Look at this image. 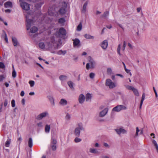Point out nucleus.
Wrapping results in <instances>:
<instances>
[{
  "mask_svg": "<svg viewBox=\"0 0 158 158\" xmlns=\"http://www.w3.org/2000/svg\"><path fill=\"white\" fill-rule=\"evenodd\" d=\"M57 39V38L54 37V36L52 37L50 42H46V47L48 48H51L55 46H56L58 44L57 41H58Z\"/></svg>",
  "mask_w": 158,
  "mask_h": 158,
  "instance_id": "nucleus-1",
  "label": "nucleus"
},
{
  "mask_svg": "<svg viewBox=\"0 0 158 158\" xmlns=\"http://www.w3.org/2000/svg\"><path fill=\"white\" fill-rule=\"evenodd\" d=\"M31 17V15L30 12L27 13V14L26 15V26L27 30H29L30 29L31 25L33 23V20L30 19Z\"/></svg>",
  "mask_w": 158,
  "mask_h": 158,
  "instance_id": "nucleus-2",
  "label": "nucleus"
},
{
  "mask_svg": "<svg viewBox=\"0 0 158 158\" xmlns=\"http://www.w3.org/2000/svg\"><path fill=\"white\" fill-rule=\"evenodd\" d=\"M66 34V31L65 30L63 27H61L59 29V31L56 33L54 37L57 38V39L58 40V41H59L60 39L58 38V37H59L60 35H65Z\"/></svg>",
  "mask_w": 158,
  "mask_h": 158,
  "instance_id": "nucleus-3",
  "label": "nucleus"
},
{
  "mask_svg": "<svg viewBox=\"0 0 158 158\" xmlns=\"http://www.w3.org/2000/svg\"><path fill=\"white\" fill-rule=\"evenodd\" d=\"M106 85L110 89L113 88L116 86L115 84L110 79H106Z\"/></svg>",
  "mask_w": 158,
  "mask_h": 158,
  "instance_id": "nucleus-4",
  "label": "nucleus"
},
{
  "mask_svg": "<svg viewBox=\"0 0 158 158\" xmlns=\"http://www.w3.org/2000/svg\"><path fill=\"white\" fill-rule=\"evenodd\" d=\"M96 65L95 62L93 60L89 61V63H88L86 65V68L88 70L89 68L94 69L95 68Z\"/></svg>",
  "mask_w": 158,
  "mask_h": 158,
  "instance_id": "nucleus-5",
  "label": "nucleus"
},
{
  "mask_svg": "<svg viewBox=\"0 0 158 158\" xmlns=\"http://www.w3.org/2000/svg\"><path fill=\"white\" fill-rule=\"evenodd\" d=\"M49 114L47 111L43 112L39 115H38L36 117V119L38 120H41L44 118L48 116Z\"/></svg>",
  "mask_w": 158,
  "mask_h": 158,
  "instance_id": "nucleus-6",
  "label": "nucleus"
},
{
  "mask_svg": "<svg viewBox=\"0 0 158 158\" xmlns=\"http://www.w3.org/2000/svg\"><path fill=\"white\" fill-rule=\"evenodd\" d=\"M20 6L23 9L26 10H28L30 9L29 5L26 2H21L20 3Z\"/></svg>",
  "mask_w": 158,
  "mask_h": 158,
  "instance_id": "nucleus-7",
  "label": "nucleus"
},
{
  "mask_svg": "<svg viewBox=\"0 0 158 158\" xmlns=\"http://www.w3.org/2000/svg\"><path fill=\"white\" fill-rule=\"evenodd\" d=\"M114 130L119 135H121V134H125L127 133V131L126 130L122 128L116 129Z\"/></svg>",
  "mask_w": 158,
  "mask_h": 158,
  "instance_id": "nucleus-8",
  "label": "nucleus"
},
{
  "mask_svg": "<svg viewBox=\"0 0 158 158\" xmlns=\"http://www.w3.org/2000/svg\"><path fill=\"white\" fill-rule=\"evenodd\" d=\"M108 110V108H104L100 112L99 114V117H104L107 113Z\"/></svg>",
  "mask_w": 158,
  "mask_h": 158,
  "instance_id": "nucleus-9",
  "label": "nucleus"
},
{
  "mask_svg": "<svg viewBox=\"0 0 158 158\" xmlns=\"http://www.w3.org/2000/svg\"><path fill=\"white\" fill-rule=\"evenodd\" d=\"M85 99V96L83 94H81L78 98V101L80 104H82Z\"/></svg>",
  "mask_w": 158,
  "mask_h": 158,
  "instance_id": "nucleus-10",
  "label": "nucleus"
},
{
  "mask_svg": "<svg viewBox=\"0 0 158 158\" xmlns=\"http://www.w3.org/2000/svg\"><path fill=\"white\" fill-rule=\"evenodd\" d=\"M73 45L74 47H79L80 46V41L77 38H76L75 39L73 40Z\"/></svg>",
  "mask_w": 158,
  "mask_h": 158,
  "instance_id": "nucleus-11",
  "label": "nucleus"
},
{
  "mask_svg": "<svg viewBox=\"0 0 158 158\" xmlns=\"http://www.w3.org/2000/svg\"><path fill=\"white\" fill-rule=\"evenodd\" d=\"M101 46L104 49H105L108 46V42L106 40H104L101 44Z\"/></svg>",
  "mask_w": 158,
  "mask_h": 158,
  "instance_id": "nucleus-12",
  "label": "nucleus"
},
{
  "mask_svg": "<svg viewBox=\"0 0 158 158\" xmlns=\"http://www.w3.org/2000/svg\"><path fill=\"white\" fill-rule=\"evenodd\" d=\"M59 104L62 106H64L67 104V101L65 99H61L59 102Z\"/></svg>",
  "mask_w": 158,
  "mask_h": 158,
  "instance_id": "nucleus-13",
  "label": "nucleus"
},
{
  "mask_svg": "<svg viewBox=\"0 0 158 158\" xmlns=\"http://www.w3.org/2000/svg\"><path fill=\"white\" fill-rule=\"evenodd\" d=\"M48 98L49 101L51 105L53 106H54L55 105L54 99L52 96H48Z\"/></svg>",
  "mask_w": 158,
  "mask_h": 158,
  "instance_id": "nucleus-14",
  "label": "nucleus"
},
{
  "mask_svg": "<svg viewBox=\"0 0 158 158\" xmlns=\"http://www.w3.org/2000/svg\"><path fill=\"white\" fill-rule=\"evenodd\" d=\"M89 151L90 152L94 154H98L99 153L97 149L93 148H89Z\"/></svg>",
  "mask_w": 158,
  "mask_h": 158,
  "instance_id": "nucleus-15",
  "label": "nucleus"
},
{
  "mask_svg": "<svg viewBox=\"0 0 158 158\" xmlns=\"http://www.w3.org/2000/svg\"><path fill=\"white\" fill-rule=\"evenodd\" d=\"M4 6L6 8L10 7L11 8L12 7V3L10 2H6L4 4Z\"/></svg>",
  "mask_w": 158,
  "mask_h": 158,
  "instance_id": "nucleus-16",
  "label": "nucleus"
},
{
  "mask_svg": "<svg viewBox=\"0 0 158 158\" xmlns=\"http://www.w3.org/2000/svg\"><path fill=\"white\" fill-rule=\"evenodd\" d=\"M80 129L79 128H76L75 130L74 134L75 135L79 136L80 134Z\"/></svg>",
  "mask_w": 158,
  "mask_h": 158,
  "instance_id": "nucleus-17",
  "label": "nucleus"
},
{
  "mask_svg": "<svg viewBox=\"0 0 158 158\" xmlns=\"http://www.w3.org/2000/svg\"><path fill=\"white\" fill-rule=\"evenodd\" d=\"M12 39L14 46H17L18 44V42L17 39L15 37H12Z\"/></svg>",
  "mask_w": 158,
  "mask_h": 158,
  "instance_id": "nucleus-18",
  "label": "nucleus"
},
{
  "mask_svg": "<svg viewBox=\"0 0 158 158\" xmlns=\"http://www.w3.org/2000/svg\"><path fill=\"white\" fill-rule=\"evenodd\" d=\"M92 97L91 95L89 94H87L85 96V99L86 101H89L91 99Z\"/></svg>",
  "mask_w": 158,
  "mask_h": 158,
  "instance_id": "nucleus-19",
  "label": "nucleus"
},
{
  "mask_svg": "<svg viewBox=\"0 0 158 158\" xmlns=\"http://www.w3.org/2000/svg\"><path fill=\"white\" fill-rule=\"evenodd\" d=\"M39 47L41 49H44L45 48V45L44 42H40L39 43Z\"/></svg>",
  "mask_w": 158,
  "mask_h": 158,
  "instance_id": "nucleus-20",
  "label": "nucleus"
},
{
  "mask_svg": "<svg viewBox=\"0 0 158 158\" xmlns=\"http://www.w3.org/2000/svg\"><path fill=\"white\" fill-rule=\"evenodd\" d=\"M112 110L114 111H116L117 112L120 111V110L119 105H118L117 106L113 108Z\"/></svg>",
  "mask_w": 158,
  "mask_h": 158,
  "instance_id": "nucleus-21",
  "label": "nucleus"
},
{
  "mask_svg": "<svg viewBox=\"0 0 158 158\" xmlns=\"http://www.w3.org/2000/svg\"><path fill=\"white\" fill-rule=\"evenodd\" d=\"M88 4V1H86L85 2V3L84 4L83 7V9L82 10V11L85 12L86 10V7L87 6V5Z\"/></svg>",
  "mask_w": 158,
  "mask_h": 158,
  "instance_id": "nucleus-22",
  "label": "nucleus"
},
{
  "mask_svg": "<svg viewBox=\"0 0 158 158\" xmlns=\"http://www.w3.org/2000/svg\"><path fill=\"white\" fill-rule=\"evenodd\" d=\"M38 30V28L36 27H33L30 29V32L32 33H35Z\"/></svg>",
  "mask_w": 158,
  "mask_h": 158,
  "instance_id": "nucleus-23",
  "label": "nucleus"
},
{
  "mask_svg": "<svg viewBox=\"0 0 158 158\" xmlns=\"http://www.w3.org/2000/svg\"><path fill=\"white\" fill-rule=\"evenodd\" d=\"M33 145L32 139L30 137L28 140V146L29 148H31Z\"/></svg>",
  "mask_w": 158,
  "mask_h": 158,
  "instance_id": "nucleus-24",
  "label": "nucleus"
},
{
  "mask_svg": "<svg viewBox=\"0 0 158 158\" xmlns=\"http://www.w3.org/2000/svg\"><path fill=\"white\" fill-rule=\"evenodd\" d=\"M50 126L48 125H46L45 126V132L47 133H48L50 131Z\"/></svg>",
  "mask_w": 158,
  "mask_h": 158,
  "instance_id": "nucleus-25",
  "label": "nucleus"
},
{
  "mask_svg": "<svg viewBox=\"0 0 158 158\" xmlns=\"http://www.w3.org/2000/svg\"><path fill=\"white\" fill-rule=\"evenodd\" d=\"M84 37L85 38L87 39H94V36H91L90 35L88 34H86L84 35Z\"/></svg>",
  "mask_w": 158,
  "mask_h": 158,
  "instance_id": "nucleus-26",
  "label": "nucleus"
},
{
  "mask_svg": "<svg viewBox=\"0 0 158 158\" xmlns=\"http://www.w3.org/2000/svg\"><path fill=\"white\" fill-rule=\"evenodd\" d=\"M59 79L61 81H65L67 79V77L65 75H61L60 76Z\"/></svg>",
  "mask_w": 158,
  "mask_h": 158,
  "instance_id": "nucleus-27",
  "label": "nucleus"
},
{
  "mask_svg": "<svg viewBox=\"0 0 158 158\" xmlns=\"http://www.w3.org/2000/svg\"><path fill=\"white\" fill-rule=\"evenodd\" d=\"M78 127H77V128H79V129H80L81 130H84V128L83 126L82 123H79L78 124Z\"/></svg>",
  "mask_w": 158,
  "mask_h": 158,
  "instance_id": "nucleus-28",
  "label": "nucleus"
},
{
  "mask_svg": "<svg viewBox=\"0 0 158 158\" xmlns=\"http://www.w3.org/2000/svg\"><path fill=\"white\" fill-rule=\"evenodd\" d=\"M10 142L11 139H8L6 142L5 144V146L7 147H9L10 146Z\"/></svg>",
  "mask_w": 158,
  "mask_h": 158,
  "instance_id": "nucleus-29",
  "label": "nucleus"
},
{
  "mask_svg": "<svg viewBox=\"0 0 158 158\" xmlns=\"http://www.w3.org/2000/svg\"><path fill=\"white\" fill-rule=\"evenodd\" d=\"M66 53V51H63L62 50H60L58 51L56 53L59 55H60L62 54L63 55H64Z\"/></svg>",
  "mask_w": 158,
  "mask_h": 158,
  "instance_id": "nucleus-30",
  "label": "nucleus"
},
{
  "mask_svg": "<svg viewBox=\"0 0 158 158\" xmlns=\"http://www.w3.org/2000/svg\"><path fill=\"white\" fill-rule=\"evenodd\" d=\"M152 143L154 144V146L156 148L157 151L158 152V146L157 142H156V140H155L154 139H153L152 140Z\"/></svg>",
  "mask_w": 158,
  "mask_h": 158,
  "instance_id": "nucleus-31",
  "label": "nucleus"
},
{
  "mask_svg": "<svg viewBox=\"0 0 158 158\" xmlns=\"http://www.w3.org/2000/svg\"><path fill=\"white\" fill-rule=\"evenodd\" d=\"M109 14V12L108 11H105L102 16V18H106L108 16Z\"/></svg>",
  "mask_w": 158,
  "mask_h": 158,
  "instance_id": "nucleus-32",
  "label": "nucleus"
},
{
  "mask_svg": "<svg viewBox=\"0 0 158 158\" xmlns=\"http://www.w3.org/2000/svg\"><path fill=\"white\" fill-rule=\"evenodd\" d=\"M56 139L53 138L52 137V138L51 145H56Z\"/></svg>",
  "mask_w": 158,
  "mask_h": 158,
  "instance_id": "nucleus-33",
  "label": "nucleus"
},
{
  "mask_svg": "<svg viewBox=\"0 0 158 158\" xmlns=\"http://www.w3.org/2000/svg\"><path fill=\"white\" fill-rule=\"evenodd\" d=\"M120 108V111L122 110H125L127 109L126 106L122 105H119Z\"/></svg>",
  "mask_w": 158,
  "mask_h": 158,
  "instance_id": "nucleus-34",
  "label": "nucleus"
},
{
  "mask_svg": "<svg viewBox=\"0 0 158 158\" xmlns=\"http://www.w3.org/2000/svg\"><path fill=\"white\" fill-rule=\"evenodd\" d=\"M65 118L66 120L69 121L70 120L71 118V115L68 113H67L66 114Z\"/></svg>",
  "mask_w": 158,
  "mask_h": 158,
  "instance_id": "nucleus-35",
  "label": "nucleus"
},
{
  "mask_svg": "<svg viewBox=\"0 0 158 158\" xmlns=\"http://www.w3.org/2000/svg\"><path fill=\"white\" fill-rule=\"evenodd\" d=\"M82 25L81 23H80L77 27V30L78 31H81L82 29Z\"/></svg>",
  "mask_w": 158,
  "mask_h": 158,
  "instance_id": "nucleus-36",
  "label": "nucleus"
},
{
  "mask_svg": "<svg viewBox=\"0 0 158 158\" xmlns=\"http://www.w3.org/2000/svg\"><path fill=\"white\" fill-rule=\"evenodd\" d=\"M59 12L61 14H64L65 13V9L64 8H61L59 10Z\"/></svg>",
  "mask_w": 158,
  "mask_h": 158,
  "instance_id": "nucleus-37",
  "label": "nucleus"
},
{
  "mask_svg": "<svg viewBox=\"0 0 158 158\" xmlns=\"http://www.w3.org/2000/svg\"><path fill=\"white\" fill-rule=\"evenodd\" d=\"M125 87L128 89L132 90V91L135 88L134 87L129 85H125Z\"/></svg>",
  "mask_w": 158,
  "mask_h": 158,
  "instance_id": "nucleus-38",
  "label": "nucleus"
},
{
  "mask_svg": "<svg viewBox=\"0 0 158 158\" xmlns=\"http://www.w3.org/2000/svg\"><path fill=\"white\" fill-rule=\"evenodd\" d=\"M132 91L133 92L134 94L135 95H136L137 96H139V93L137 90L135 88L134 89H133Z\"/></svg>",
  "mask_w": 158,
  "mask_h": 158,
  "instance_id": "nucleus-39",
  "label": "nucleus"
},
{
  "mask_svg": "<svg viewBox=\"0 0 158 158\" xmlns=\"http://www.w3.org/2000/svg\"><path fill=\"white\" fill-rule=\"evenodd\" d=\"M65 22V20L63 18H60L59 19L58 22L60 24H62Z\"/></svg>",
  "mask_w": 158,
  "mask_h": 158,
  "instance_id": "nucleus-40",
  "label": "nucleus"
},
{
  "mask_svg": "<svg viewBox=\"0 0 158 158\" xmlns=\"http://www.w3.org/2000/svg\"><path fill=\"white\" fill-rule=\"evenodd\" d=\"M81 141V139L77 137H76L74 140V141L76 143L80 142Z\"/></svg>",
  "mask_w": 158,
  "mask_h": 158,
  "instance_id": "nucleus-41",
  "label": "nucleus"
},
{
  "mask_svg": "<svg viewBox=\"0 0 158 158\" xmlns=\"http://www.w3.org/2000/svg\"><path fill=\"white\" fill-rule=\"evenodd\" d=\"M68 84L69 87L71 88H73V83L71 81H69L68 82Z\"/></svg>",
  "mask_w": 158,
  "mask_h": 158,
  "instance_id": "nucleus-42",
  "label": "nucleus"
},
{
  "mask_svg": "<svg viewBox=\"0 0 158 158\" xmlns=\"http://www.w3.org/2000/svg\"><path fill=\"white\" fill-rule=\"evenodd\" d=\"M29 83L31 87H33L35 84V82L33 81H30L29 82Z\"/></svg>",
  "mask_w": 158,
  "mask_h": 158,
  "instance_id": "nucleus-43",
  "label": "nucleus"
},
{
  "mask_svg": "<svg viewBox=\"0 0 158 158\" xmlns=\"http://www.w3.org/2000/svg\"><path fill=\"white\" fill-rule=\"evenodd\" d=\"M139 131L140 130L139 129V127H136V132L135 136V137L138 136V133Z\"/></svg>",
  "mask_w": 158,
  "mask_h": 158,
  "instance_id": "nucleus-44",
  "label": "nucleus"
},
{
  "mask_svg": "<svg viewBox=\"0 0 158 158\" xmlns=\"http://www.w3.org/2000/svg\"><path fill=\"white\" fill-rule=\"evenodd\" d=\"M12 77L14 78H15L16 77V72L15 70H14V71H12Z\"/></svg>",
  "mask_w": 158,
  "mask_h": 158,
  "instance_id": "nucleus-45",
  "label": "nucleus"
},
{
  "mask_svg": "<svg viewBox=\"0 0 158 158\" xmlns=\"http://www.w3.org/2000/svg\"><path fill=\"white\" fill-rule=\"evenodd\" d=\"M11 106L13 107H14L15 106V101L14 99H13L12 100L11 102Z\"/></svg>",
  "mask_w": 158,
  "mask_h": 158,
  "instance_id": "nucleus-46",
  "label": "nucleus"
},
{
  "mask_svg": "<svg viewBox=\"0 0 158 158\" xmlns=\"http://www.w3.org/2000/svg\"><path fill=\"white\" fill-rule=\"evenodd\" d=\"M121 49V45L120 44H119L118 47L117 48V52L120 55H121L120 53V50Z\"/></svg>",
  "mask_w": 158,
  "mask_h": 158,
  "instance_id": "nucleus-47",
  "label": "nucleus"
},
{
  "mask_svg": "<svg viewBox=\"0 0 158 158\" xmlns=\"http://www.w3.org/2000/svg\"><path fill=\"white\" fill-rule=\"evenodd\" d=\"M51 145V148H52V150L53 151H55L56 149V145Z\"/></svg>",
  "mask_w": 158,
  "mask_h": 158,
  "instance_id": "nucleus-48",
  "label": "nucleus"
},
{
  "mask_svg": "<svg viewBox=\"0 0 158 158\" xmlns=\"http://www.w3.org/2000/svg\"><path fill=\"white\" fill-rule=\"evenodd\" d=\"M5 66L4 63L2 62H0V68L3 69L5 68Z\"/></svg>",
  "mask_w": 158,
  "mask_h": 158,
  "instance_id": "nucleus-49",
  "label": "nucleus"
},
{
  "mask_svg": "<svg viewBox=\"0 0 158 158\" xmlns=\"http://www.w3.org/2000/svg\"><path fill=\"white\" fill-rule=\"evenodd\" d=\"M107 73L108 74H111L112 73V69L110 68H108L107 69Z\"/></svg>",
  "mask_w": 158,
  "mask_h": 158,
  "instance_id": "nucleus-50",
  "label": "nucleus"
},
{
  "mask_svg": "<svg viewBox=\"0 0 158 158\" xmlns=\"http://www.w3.org/2000/svg\"><path fill=\"white\" fill-rule=\"evenodd\" d=\"M95 76V74L93 73H91L89 74V77L90 78H93Z\"/></svg>",
  "mask_w": 158,
  "mask_h": 158,
  "instance_id": "nucleus-51",
  "label": "nucleus"
},
{
  "mask_svg": "<svg viewBox=\"0 0 158 158\" xmlns=\"http://www.w3.org/2000/svg\"><path fill=\"white\" fill-rule=\"evenodd\" d=\"M103 146L106 148H110V146L107 143H103Z\"/></svg>",
  "mask_w": 158,
  "mask_h": 158,
  "instance_id": "nucleus-52",
  "label": "nucleus"
},
{
  "mask_svg": "<svg viewBox=\"0 0 158 158\" xmlns=\"http://www.w3.org/2000/svg\"><path fill=\"white\" fill-rule=\"evenodd\" d=\"M126 46V43L125 41L123 42V50L124 51L125 50V48Z\"/></svg>",
  "mask_w": 158,
  "mask_h": 158,
  "instance_id": "nucleus-53",
  "label": "nucleus"
},
{
  "mask_svg": "<svg viewBox=\"0 0 158 158\" xmlns=\"http://www.w3.org/2000/svg\"><path fill=\"white\" fill-rule=\"evenodd\" d=\"M100 158H110L108 156H107L105 155H102L100 156Z\"/></svg>",
  "mask_w": 158,
  "mask_h": 158,
  "instance_id": "nucleus-54",
  "label": "nucleus"
},
{
  "mask_svg": "<svg viewBox=\"0 0 158 158\" xmlns=\"http://www.w3.org/2000/svg\"><path fill=\"white\" fill-rule=\"evenodd\" d=\"M37 126L39 127H43V123L41 122H40L37 124Z\"/></svg>",
  "mask_w": 158,
  "mask_h": 158,
  "instance_id": "nucleus-55",
  "label": "nucleus"
},
{
  "mask_svg": "<svg viewBox=\"0 0 158 158\" xmlns=\"http://www.w3.org/2000/svg\"><path fill=\"white\" fill-rule=\"evenodd\" d=\"M8 104V101L7 99H5L4 101V106H6Z\"/></svg>",
  "mask_w": 158,
  "mask_h": 158,
  "instance_id": "nucleus-56",
  "label": "nucleus"
},
{
  "mask_svg": "<svg viewBox=\"0 0 158 158\" xmlns=\"http://www.w3.org/2000/svg\"><path fill=\"white\" fill-rule=\"evenodd\" d=\"M4 78L3 75H0V81H2Z\"/></svg>",
  "mask_w": 158,
  "mask_h": 158,
  "instance_id": "nucleus-57",
  "label": "nucleus"
},
{
  "mask_svg": "<svg viewBox=\"0 0 158 158\" xmlns=\"http://www.w3.org/2000/svg\"><path fill=\"white\" fill-rule=\"evenodd\" d=\"M94 147L96 148H98L100 147V145L98 143H96L94 144Z\"/></svg>",
  "mask_w": 158,
  "mask_h": 158,
  "instance_id": "nucleus-58",
  "label": "nucleus"
},
{
  "mask_svg": "<svg viewBox=\"0 0 158 158\" xmlns=\"http://www.w3.org/2000/svg\"><path fill=\"white\" fill-rule=\"evenodd\" d=\"M48 14L50 15L53 16L54 15V13L52 12H51V11L49 10H48Z\"/></svg>",
  "mask_w": 158,
  "mask_h": 158,
  "instance_id": "nucleus-59",
  "label": "nucleus"
},
{
  "mask_svg": "<svg viewBox=\"0 0 158 158\" xmlns=\"http://www.w3.org/2000/svg\"><path fill=\"white\" fill-rule=\"evenodd\" d=\"M128 46L129 47V48H130L132 49L133 48V47L132 45L129 43H128Z\"/></svg>",
  "mask_w": 158,
  "mask_h": 158,
  "instance_id": "nucleus-60",
  "label": "nucleus"
},
{
  "mask_svg": "<svg viewBox=\"0 0 158 158\" xmlns=\"http://www.w3.org/2000/svg\"><path fill=\"white\" fill-rule=\"evenodd\" d=\"M5 40L6 42V43H8V38H7V36L6 35V33H5Z\"/></svg>",
  "mask_w": 158,
  "mask_h": 158,
  "instance_id": "nucleus-61",
  "label": "nucleus"
},
{
  "mask_svg": "<svg viewBox=\"0 0 158 158\" xmlns=\"http://www.w3.org/2000/svg\"><path fill=\"white\" fill-rule=\"evenodd\" d=\"M5 11L6 13H10L11 12V10L10 9H6L5 10Z\"/></svg>",
  "mask_w": 158,
  "mask_h": 158,
  "instance_id": "nucleus-62",
  "label": "nucleus"
},
{
  "mask_svg": "<svg viewBox=\"0 0 158 158\" xmlns=\"http://www.w3.org/2000/svg\"><path fill=\"white\" fill-rule=\"evenodd\" d=\"M24 91H22L21 92V93H20V95L22 96V97H23L24 96Z\"/></svg>",
  "mask_w": 158,
  "mask_h": 158,
  "instance_id": "nucleus-63",
  "label": "nucleus"
},
{
  "mask_svg": "<svg viewBox=\"0 0 158 158\" xmlns=\"http://www.w3.org/2000/svg\"><path fill=\"white\" fill-rule=\"evenodd\" d=\"M23 105H24L25 104V100L24 99H23L21 101Z\"/></svg>",
  "mask_w": 158,
  "mask_h": 158,
  "instance_id": "nucleus-64",
  "label": "nucleus"
}]
</instances>
